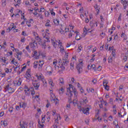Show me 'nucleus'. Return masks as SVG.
<instances>
[{"mask_svg": "<svg viewBox=\"0 0 128 128\" xmlns=\"http://www.w3.org/2000/svg\"><path fill=\"white\" fill-rule=\"evenodd\" d=\"M38 62H34V68H38Z\"/></svg>", "mask_w": 128, "mask_h": 128, "instance_id": "4be33fe9", "label": "nucleus"}, {"mask_svg": "<svg viewBox=\"0 0 128 128\" xmlns=\"http://www.w3.org/2000/svg\"><path fill=\"white\" fill-rule=\"evenodd\" d=\"M22 80L20 78H19L18 80H14L13 82V84L15 86H20L22 84Z\"/></svg>", "mask_w": 128, "mask_h": 128, "instance_id": "423d86ee", "label": "nucleus"}, {"mask_svg": "<svg viewBox=\"0 0 128 128\" xmlns=\"http://www.w3.org/2000/svg\"><path fill=\"white\" fill-rule=\"evenodd\" d=\"M54 24H56V26H58V24H60V20H58V19L54 20Z\"/></svg>", "mask_w": 128, "mask_h": 128, "instance_id": "f3484780", "label": "nucleus"}, {"mask_svg": "<svg viewBox=\"0 0 128 128\" xmlns=\"http://www.w3.org/2000/svg\"><path fill=\"white\" fill-rule=\"evenodd\" d=\"M29 44L32 48H34L38 46V43L36 41L34 40L33 42H30Z\"/></svg>", "mask_w": 128, "mask_h": 128, "instance_id": "6e6552de", "label": "nucleus"}, {"mask_svg": "<svg viewBox=\"0 0 128 128\" xmlns=\"http://www.w3.org/2000/svg\"><path fill=\"white\" fill-rule=\"evenodd\" d=\"M68 53H66L64 54V58H62V60L59 59L58 64L59 66L58 68H60L61 70L58 71V72L60 74L62 71L66 70V66H68Z\"/></svg>", "mask_w": 128, "mask_h": 128, "instance_id": "f257e3e1", "label": "nucleus"}, {"mask_svg": "<svg viewBox=\"0 0 128 128\" xmlns=\"http://www.w3.org/2000/svg\"><path fill=\"white\" fill-rule=\"evenodd\" d=\"M1 124L4 126H8V122L6 120L4 121H2Z\"/></svg>", "mask_w": 128, "mask_h": 128, "instance_id": "412c9836", "label": "nucleus"}, {"mask_svg": "<svg viewBox=\"0 0 128 128\" xmlns=\"http://www.w3.org/2000/svg\"><path fill=\"white\" fill-rule=\"evenodd\" d=\"M17 54H18L20 56H22V52H20L16 53Z\"/></svg>", "mask_w": 128, "mask_h": 128, "instance_id": "6e6d98bb", "label": "nucleus"}, {"mask_svg": "<svg viewBox=\"0 0 128 128\" xmlns=\"http://www.w3.org/2000/svg\"><path fill=\"white\" fill-rule=\"evenodd\" d=\"M58 44L60 46V52L61 54H64V46H62V42H60V40H59Z\"/></svg>", "mask_w": 128, "mask_h": 128, "instance_id": "9b49d317", "label": "nucleus"}, {"mask_svg": "<svg viewBox=\"0 0 128 128\" xmlns=\"http://www.w3.org/2000/svg\"><path fill=\"white\" fill-rule=\"evenodd\" d=\"M92 48V45H90V46H88L87 47V48H88V50H90V48Z\"/></svg>", "mask_w": 128, "mask_h": 128, "instance_id": "603ef678", "label": "nucleus"}, {"mask_svg": "<svg viewBox=\"0 0 128 128\" xmlns=\"http://www.w3.org/2000/svg\"><path fill=\"white\" fill-rule=\"evenodd\" d=\"M41 80H42L43 84H46V80H44V78H42Z\"/></svg>", "mask_w": 128, "mask_h": 128, "instance_id": "13d9d810", "label": "nucleus"}, {"mask_svg": "<svg viewBox=\"0 0 128 128\" xmlns=\"http://www.w3.org/2000/svg\"><path fill=\"white\" fill-rule=\"evenodd\" d=\"M98 118H100V116H98V112L95 116V120H99Z\"/></svg>", "mask_w": 128, "mask_h": 128, "instance_id": "e433bc0d", "label": "nucleus"}, {"mask_svg": "<svg viewBox=\"0 0 128 128\" xmlns=\"http://www.w3.org/2000/svg\"><path fill=\"white\" fill-rule=\"evenodd\" d=\"M2 4L4 6H6V0H4V2L2 3Z\"/></svg>", "mask_w": 128, "mask_h": 128, "instance_id": "09e8293b", "label": "nucleus"}, {"mask_svg": "<svg viewBox=\"0 0 128 128\" xmlns=\"http://www.w3.org/2000/svg\"><path fill=\"white\" fill-rule=\"evenodd\" d=\"M75 38L76 40H80V38H78V35H76Z\"/></svg>", "mask_w": 128, "mask_h": 128, "instance_id": "de8ad7c7", "label": "nucleus"}, {"mask_svg": "<svg viewBox=\"0 0 128 128\" xmlns=\"http://www.w3.org/2000/svg\"><path fill=\"white\" fill-rule=\"evenodd\" d=\"M15 2H16V6H18V4H20V0H14Z\"/></svg>", "mask_w": 128, "mask_h": 128, "instance_id": "5701e85b", "label": "nucleus"}, {"mask_svg": "<svg viewBox=\"0 0 128 128\" xmlns=\"http://www.w3.org/2000/svg\"><path fill=\"white\" fill-rule=\"evenodd\" d=\"M0 60L2 62H4V64L6 63V58H4V59L3 58H1Z\"/></svg>", "mask_w": 128, "mask_h": 128, "instance_id": "58836bf2", "label": "nucleus"}, {"mask_svg": "<svg viewBox=\"0 0 128 128\" xmlns=\"http://www.w3.org/2000/svg\"><path fill=\"white\" fill-rule=\"evenodd\" d=\"M122 4H128V1L126 0H121Z\"/></svg>", "mask_w": 128, "mask_h": 128, "instance_id": "cd10ccee", "label": "nucleus"}, {"mask_svg": "<svg viewBox=\"0 0 128 128\" xmlns=\"http://www.w3.org/2000/svg\"><path fill=\"white\" fill-rule=\"evenodd\" d=\"M42 64H43L42 63H39V64H38L39 67L38 68V70H42Z\"/></svg>", "mask_w": 128, "mask_h": 128, "instance_id": "393cba45", "label": "nucleus"}, {"mask_svg": "<svg viewBox=\"0 0 128 128\" xmlns=\"http://www.w3.org/2000/svg\"><path fill=\"white\" fill-rule=\"evenodd\" d=\"M24 92H25L26 96H28V94H30V93L28 92V91L26 90H24Z\"/></svg>", "mask_w": 128, "mask_h": 128, "instance_id": "8fccbe9b", "label": "nucleus"}, {"mask_svg": "<svg viewBox=\"0 0 128 128\" xmlns=\"http://www.w3.org/2000/svg\"><path fill=\"white\" fill-rule=\"evenodd\" d=\"M78 108L80 110V112H82V107L80 106H78Z\"/></svg>", "mask_w": 128, "mask_h": 128, "instance_id": "e2e57ef3", "label": "nucleus"}, {"mask_svg": "<svg viewBox=\"0 0 128 128\" xmlns=\"http://www.w3.org/2000/svg\"><path fill=\"white\" fill-rule=\"evenodd\" d=\"M22 36H28V34H26V32L24 31H22Z\"/></svg>", "mask_w": 128, "mask_h": 128, "instance_id": "c85d7f7f", "label": "nucleus"}, {"mask_svg": "<svg viewBox=\"0 0 128 128\" xmlns=\"http://www.w3.org/2000/svg\"><path fill=\"white\" fill-rule=\"evenodd\" d=\"M5 92H8V94H12L14 92V89L10 87V84H8L4 88Z\"/></svg>", "mask_w": 128, "mask_h": 128, "instance_id": "20e7f679", "label": "nucleus"}, {"mask_svg": "<svg viewBox=\"0 0 128 128\" xmlns=\"http://www.w3.org/2000/svg\"><path fill=\"white\" fill-rule=\"evenodd\" d=\"M20 41L22 42H26V38H24V37H22Z\"/></svg>", "mask_w": 128, "mask_h": 128, "instance_id": "c03bdc74", "label": "nucleus"}, {"mask_svg": "<svg viewBox=\"0 0 128 128\" xmlns=\"http://www.w3.org/2000/svg\"><path fill=\"white\" fill-rule=\"evenodd\" d=\"M26 49L28 50V52H30V46H27L26 48Z\"/></svg>", "mask_w": 128, "mask_h": 128, "instance_id": "2f4dec72", "label": "nucleus"}, {"mask_svg": "<svg viewBox=\"0 0 128 128\" xmlns=\"http://www.w3.org/2000/svg\"><path fill=\"white\" fill-rule=\"evenodd\" d=\"M70 32V28H65V32Z\"/></svg>", "mask_w": 128, "mask_h": 128, "instance_id": "5fc2aeb1", "label": "nucleus"}, {"mask_svg": "<svg viewBox=\"0 0 128 128\" xmlns=\"http://www.w3.org/2000/svg\"><path fill=\"white\" fill-rule=\"evenodd\" d=\"M90 26L92 28H94L96 26H98V22L95 21H91L90 22Z\"/></svg>", "mask_w": 128, "mask_h": 128, "instance_id": "0eeeda50", "label": "nucleus"}, {"mask_svg": "<svg viewBox=\"0 0 128 128\" xmlns=\"http://www.w3.org/2000/svg\"><path fill=\"white\" fill-rule=\"evenodd\" d=\"M4 70L5 72H6V74H8V72H12V70H10V69H8V68H5Z\"/></svg>", "mask_w": 128, "mask_h": 128, "instance_id": "a878e982", "label": "nucleus"}, {"mask_svg": "<svg viewBox=\"0 0 128 128\" xmlns=\"http://www.w3.org/2000/svg\"><path fill=\"white\" fill-rule=\"evenodd\" d=\"M90 66V68H92V70H98V68H96V65L95 64H91L88 65V68H89Z\"/></svg>", "mask_w": 128, "mask_h": 128, "instance_id": "4468645a", "label": "nucleus"}, {"mask_svg": "<svg viewBox=\"0 0 128 128\" xmlns=\"http://www.w3.org/2000/svg\"><path fill=\"white\" fill-rule=\"evenodd\" d=\"M60 84H64V79H62V78H61L60 79Z\"/></svg>", "mask_w": 128, "mask_h": 128, "instance_id": "a19ab883", "label": "nucleus"}, {"mask_svg": "<svg viewBox=\"0 0 128 128\" xmlns=\"http://www.w3.org/2000/svg\"><path fill=\"white\" fill-rule=\"evenodd\" d=\"M108 62H112V58L110 56L108 58Z\"/></svg>", "mask_w": 128, "mask_h": 128, "instance_id": "ea45409f", "label": "nucleus"}, {"mask_svg": "<svg viewBox=\"0 0 128 128\" xmlns=\"http://www.w3.org/2000/svg\"><path fill=\"white\" fill-rule=\"evenodd\" d=\"M13 110H14V108H12V107H10V108H9L8 110H9L10 112H12Z\"/></svg>", "mask_w": 128, "mask_h": 128, "instance_id": "a18cd8bd", "label": "nucleus"}, {"mask_svg": "<svg viewBox=\"0 0 128 128\" xmlns=\"http://www.w3.org/2000/svg\"><path fill=\"white\" fill-rule=\"evenodd\" d=\"M87 32H88V30H86V28H84V32H83L84 37L86 36V34Z\"/></svg>", "mask_w": 128, "mask_h": 128, "instance_id": "aec40b11", "label": "nucleus"}, {"mask_svg": "<svg viewBox=\"0 0 128 128\" xmlns=\"http://www.w3.org/2000/svg\"><path fill=\"white\" fill-rule=\"evenodd\" d=\"M10 30H12V27H8L7 29V32H10Z\"/></svg>", "mask_w": 128, "mask_h": 128, "instance_id": "3c124183", "label": "nucleus"}, {"mask_svg": "<svg viewBox=\"0 0 128 128\" xmlns=\"http://www.w3.org/2000/svg\"><path fill=\"white\" fill-rule=\"evenodd\" d=\"M38 124H39L40 126H41V128H43L44 126V124H40V120L38 121Z\"/></svg>", "mask_w": 128, "mask_h": 128, "instance_id": "72a5a7b5", "label": "nucleus"}, {"mask_svg": "<svg viewBox=\"0 0 128 128\" xmlns=\"http://www.w3.org/2000/svg\"><path fill=\"white\" fill-rule=\"evenodd\" d=\"M83 102L84 104H86V102H88V99L86 97L84 98L83 99Z\"/></svg>", "mask_w": 128, "mask_h": 128, "instance_id": "4c0bfd02", "label": "nucleus"}, {"mask_svg": "<svg viewBox=\"0 0 128 128\" xmlns=\"http://www.w3.org/2000/svg\"><path fill=\"white\" fill-rule=\"evenodd\" d=\"M64 92V89L63 88H61L59 90L60 94H62Z\"/></svg>", "mask_w": 128, "mask_h": 128, "instance_id": "a211bd4d", "label": "nucleus"}, {"mask_svg": "<svg viewBox=\"0 0 128 128\" xmlns=\"http://www.w3.org/2000/svg\"><path fill=\"white\" fill-rule=\"evenodd\" d=\"M72 92H74L75 96H76V94H78V92L74 86L71 84H69V88H67V93L66 94L68 95V102L69 104H72Z\"/></svg>", "mask_w": 128, "mask_h": 128, "instance_id": "f03ea898", "label": "nucleus"}, {"mask_svg": "<svg viewBox=\"0 0 128 128\" xmlns=\"http://www.w3.org/2000/svg\"><path fill=\"white\" fill-rule=\"evenodd\" d=\"M66 108H68V109L70 108V104L69 103V104H67Z\"/></svg>", "mask_w": 128, "mask_h": 128, "instance_id": "052dcab7", "label": "nucleus"}, {"mask_svg": "<svg viewBox=\"0 0 128 128\" xmlns=\"http://www.w3.org/2000/svg\"><path fill=\"white\" fill-rule=\"evenodd\" d=\"M50 100H54V102H56L55 104H56V105L58 104L59 102L58 98H52V95L51 96Z\"/></svg>", "mask_w": 128, "mask_h": 128, "instance_id": "ddd939ff", "label": "nucleus"}, {"mask_svg": "<svg viewBox=\"0 0 128 128\" xmlns=\"http://www.w3.org/2000/svg\"><path fill=\"white\" fill-rule=\"evenodd\" d=\"M82 112L84 114H90V108H82Z\"/></svg>", "mask_w": 128, "mask_h": 128, "instance_id": "1a4fd4ad", "label": "nucleus"}, {"mask_svg": "<svg viewBox=\"0 0 128 128\" xmlns=\"http://www.w3.org/2000/svg\"><path fill=\"white\" fill-rule=\"evenodd\" d=\"M24 88L25 89V90H27L28 92H30V88H28V87L26 85H25L24 86Z\"/></svg>", "mask_w": 128, "mask_h": 128, "instance_id": "c756f323", "label": "nucleus"}, {"mask_svg": "<svg viewBox=\"0 0 128 128\" xmlns=\"http://www.w3.org/2000/svg\"><path fill=\"white\" fill-rule=\"evenodd\" d=\"M15 58H18V60H20V58H22V56H20L19 54H16V56H15Z\"/></svg>", "mask_w": 128, "mask_h": 128, "instance_id": "bb28decb", "label": "nucleus"}, {"mask_svg": "<svg viewBox=\"0 0 128 128\" xmlns=\"http://www.w3.org/2000/svg\"><path fill=\"white\" fill-rule=\"evenodd\" d=\"M52 42L54 48H56V42H54L53 40H52Z\"/></svg>", "mask_w": 128, "mask_h": 128, "instance_id": "c9c22d12", "label": "nucleus"}, {"mask_svg": "<svg viewBox=\"0 0 128 128\" xmlns=\"http://www.w3.org/2000/svg\"><path fill=\"white\" fill-rule=\"evenodd\" d=\"M103 86H108V80H104Z\"/></svg>", "mask_w": 128, "mask_h": 128, "instance_id": "b1692460", "label": "nucleus"}, {"mask_svg": "<svg viewBox=\"0 0 128 128\" xmlns=\"http://www.w3.org/2000/svg\"><path fill=\"white\" fill-rule=\"evenodd\" d=\"M34 56H36L38 54V51L35 50L34 51Z\"/></svg>", "mask_w": 128, "mask_h": 128, "instance_id": "774afa93", "label": "nucleus"}, {"mask_svg": "<svg viewBox=\"0 0 128 128\" xmlns=\"http://www.w3.org/2000/svg\"><path fill=\"white\" fill-rule=\"evenodd\" d=\"M20 108H25L26 107V103H23L22 106L20 104Z\"/></svg>", "mask_w": 128, "mask_h": 128, "instance_id": "7c9ffc66", "label": "nucleus"}, {"mask_svg": "<svg viewBox=\"0 0 128 128\" xmlns=\"http://www.w3.org/2000/svg\"><path fill=\"white\" fill-rule=\"evenodd\" d=\"M65 120L66 122H68V116H65Z\"/></svg>", "mask_w": 128, "mask_h": 128, "instance_id": "0e129e2a", "label": "nucleus"}, {"mask_svg": "<svg viewBox=\"0 0 128 128\" xmlns=\"http://www.w3.org/2000/svg\"><path fill=\"white\" fill-rule=\"evenodd\" d=\"M45 118H46V115H44V117H42V124H44V120H46Z\"/></svg>", "mask_w": 128, "mask_h": 128, "instance_id": "79ce46f5", "label": "nucleus"}, {"mask_svg": "<svg viewBox=\"0 0 128 128\" xmlns=\"http://www.w3.org/2000/svg\"><path fill=\"white\" fill-rule=\"evenodd\" d=\"M82 48L80 46L78 47V52H80V50H82Z\"/></svg>", "mask_w": 128, "mask_h": 128, "instance_id": "bf43d9fd", "label": "nucleus"}, {"mask_svg": "<svg viewBox=\"0 0 128 128\" xmlns=\"http://www.w3.org/2000/svg\"><path fill=\"white\" fill-rule=\"evenodd\" d=\"M35 38L36 40H38L39 39H40V36H37L35 37Z\"/></svg>", "mask_w": 128, "mask_h": 128, "instance_id": "338daca9", "label": "nucleus"}, {"mask_svg": "<svg viewBox=\"0 0 128 128\" xmlns=\"http://www.w3.org/2000/svg\"><path fill=\"white\" fill-rule=\"evenodd\" d=\"M70 68L72 70L74 68V63L71 62L70 64Z\"/></svg>", "mask_w": 128, "mask_h": 128, "instance_id": "6ab92c4d", "label": "nucleus"}, {"mask_svg": "<svg viewBox=\"0 0 128 128\" xmlns=\"http://www.w3.org/2000/svg\"><path fill=\"white\" fill-rule=\"evenodd\" d=\"M36 78H38V80H42V76H38V75H36Z\"/></svg>", "mask_w": 128, "mask_h": 128, "instance_id": "f704fd0d", "label": "nucleus"}, {"mask_svg": "<svg viewBox=\"0 0 128 128\" xmlns=\"http://www.w3.org/2000/svg\"><path fill=\"white\" fill-rule=\"evenodd\" d=\"M105 88V89L106 90H110V88H108V86H104Z\"/></svg>", "mask_w": 128, "mask_h": 128, "instance_id": "4d7b16f0", "label": "nucleus"}, {"mask_svg": "<svg viewBox=\"0 0 128 128\" xmlns=\"http://www.w3.org/2000/svg\"><path fill=\"white\" fill-rule=\"evenodd\" d=\"M50 20H47L45 24V26H48V28H50L52 26L50 24Z\"/></svg>", "mask_w": 128, "mask_h": 128, "instance_id": "2eb2a0df", "label": "nucleus"}, {"mask_svg": "<svg viewBox=\"0 0 128 128\" xmlns=\"http://www.w3.org/2000/svg\"><path fill=\"white\" fill-rule=\"evenodd\" d=\"M26 66H24L22 68L21 70V72H24V70H26Z\"/></svg>", "mask_w": 128, "mask_h": 128, "instance_id": "49530a36", "label": "nucleus"}, {"mask_svg": "<svg viewBox=\"0 0 128 128\" xmlns=\"http://www.w3.org/2000/svg\"><path fill=\"white\" fill-rule=\"evenodd\" d=\"M26 74V78H27V80H30V78L32 76L30 75V69L28 68L27 70Z\"/></svg>", "mask_w": 128, "mask_h": 128, "instance_id": "f8f14e48", "label": "nucleus"}, {"mask_svg": "<svg viewBox=\"0 0 128 128\" xmlns=\"http://www.w3.org/2000/svg\"><path fill=\"white\" fill-rule=\"evenodd\" d=\"M92 82H93L94 84H96V82H97V81L96 80H94Z\"/></svg>", "mask_w": 128, "mask_h": 128, "instance_id": "680f3d73", "label": "nucleus"}, {"mask_svg": "<svg viewBox=\"0 0 128 128\" xmlns=\"http://www.w3.org/2000/svg\"><path fill=\"white\" fill-rule=\"evenodd\" d=\"M60 34H64V30H62V29H60Z\"/></svg>", "mask_w": 128, "mask_h": 128, "instance_id": "864d4df0", "label": "nucleus"}, {"mask_svg": "<svg viewBox=\"0 0 128 128\" xmlns=\"http://www.w3.org/2000/svg\"><path fill=\"white\" fill-rule=\"evenodd\" d=\"M50 14V12H45V16H48V15Z\"/></svg>", "mask_w": 128, "mask_h": 128, "instance_id": "69168bd1", "label": "nucleus"}, {"mask_svg": "<svg viewBox=\"0 0 128 128\" xmlns=\"http://www.w3.org/2000/svg\"><path fill=\"white\" fill-rule=\"evenodd\" d=\"M39 44L42 46V48L46 50V40H44Z\"/></svg>", "mask_w": 128, "mask_h": 128, "instance_id": "9d476101", "label": "nucleus"}, {"mask_svg": "<svg viewBox=\"0 0 128 128\" xmlns=\"http://www.w3.org/2000/svg\"><path fill=\"white\" fill-rule=\"evenodd\" d=\"M50 14L52 16H56V13L54 12V9L50 10Z\"/></svg>", "mask_w": 128, "mask_h": 128, "instance_id": "473e14b6", "label": "nucleus"}, {"mask_svg": "<svg viewBox=\"0 0 128 128\" xmlns=\"http://www.w3.org/2000/svg\"><path fill=\"white\" fill-rule=\"evenodd\" d=\"M24 124H26V122H24V121H23L22 122H22H20V126L21 128H26V126H24Z\"/></svg>", "mask_w": 128, "mask_h": 128, "instance_id": "dca6fc26", "label": "nucleus"}, {"mask_svg": "<svg viewBox=\"0 0 128 128\" xmlns=\"http://www.w3.org/2000/svg\"><path fill=\"white\" fill-rule=\"evenodd\" d=\"M38 44H40L42 42V38H40L38 40H37Z\"/></svg>", "mask_w": 128, "mask_h": 128, "instance_id": "37998d69", "label": "nucleus"}, {"mask_svg": "<svg viewBox=\"0 0 128 128\" xmlns=\"http://www.w3.org/2000/svg\"><path fill=\"white\" fill-rule=\"evenodd\" d=\"M82 66H84V62H82V61H81L78 64H77V65L76 66V68L79 74L82 72Z\"/></svg>", "mask_w": 128, "mask_h": 128, "instance_id": "7ed1b4c3", "label": "nucleus"}, {"mask_svg": "<svg viewBox=\"0 0 128 128\" xmlns=\"http://www.w3.org/2000/svg\"><path fill=\"white\" fill-rule=\"evenodd\" d=\"M32 84L35 90H38L40 83L38 80H32Z\"/></svg>", "mask_w": 128, "mask_h": 128, "instance_id": "39448f33", "label": "nucleus"}]
</instances>
